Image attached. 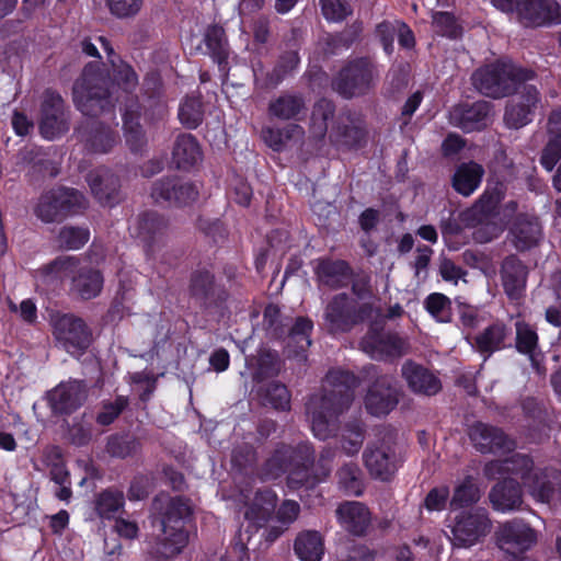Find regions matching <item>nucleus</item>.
Instances as JSON below:
<instances>
[{
  "mask_svg": "<svg viewBox=\"0 0 561 561\" xmlns=\"http://www.w3.org/2000/svg\"><path fill=\"white\" fill-rule=\"evenodd\" d=\"M321 392L309 397L306 413L316 437L325 440L339 430V416L350 409L354 401L357 377L344 370L330 371Z\"/></svg>",
  "mask_w": 561,
  "mask_h": 561,
  "instance_id": "nucleus-1",
  "label": "nucleus"
},
{
  "mask_svg": "<svg viewBox=\"0 0 561 561\" xmlns=\"http://www.w3.org/2000/svg\"><path fill=\"white\" fill-rule=\"evenodd\" d=\"M152 511L159 518L162 531L154 547L156 558H173L181 553L188 542L185 524L193 514L191 501L184 496L161 493L153 499Z\"/></svg>",
  "mask_w": 561,
  "mask_h": 561,
  "instance_id": "nucleus-2",
  "label": "nucleus"
},
{
  "mask_svg": "<svg viewBox=\"0 0 561 561\" xmlns=\"http://www.w3.org/2000/svg\"><path fill=\"white\" fill-rule=\"evenodd\" d=\"M114 88L107 71L99 64L90 62L73 85V102L85 116L98 117L111 113L117 101Z\"/></svg>",
  "mask_w": 561,
  "mask_h": 561,
  "instance_id": "nucleus-3",
  "label": "nucleus"
},
{
  "mask_svg": "<svg viewBox=\"0 0 561 561\" xmlns=\"http://www.w3.org/2000/svg\"><path fill=\"white\" fill-rule=\"evenodd\" d=\"M535 77L536 73L533 70L512 62L496 61L477 69L471 76V82L482 95L502 99L515 93L522 84Z\"/></svg>",
  "mask_w": 561,
  "mask_h": 561,
  "instance_id": "nucleus-4",
  "label": "nucleus"
},
{
  "mask_svg": "<svg viewBox=\"0 0 561 561\" xmlns=\"http://www.w3.org/2000/svg\"><path fill=\"white\" fill-rule=\"evenodd\" d=\"M378 309L371 302H359L347 293H339L328 300L323 309L322 325L331 335L348 333L369 321Z\"/></svg>",
  "mask_w": 561,
  "mask_h": 561,
  "instance_id": "nucleus-5",
  "label": "nucleus"
},
{
  "mask_svg": "<svg viewBox=\"0 0 561 561\" xmlns=\"http://www.w3.org/2000/svg\"><path fill=\"white\" fill-rule=\"evenodd\" d=\"M379 78L376 62L369 57L348 60L332 79V89L351 100L369 93Z\"/></svg>",
  "mask_w": 561,
  "mask_h": 561,
  "instance_id": "nucleus-6",
  "label": "nucleus"
},
{
  "mask_svg": "<svg viewBox=\"0 0 561 561\" xmlns=\"http://www.w3.org/2000/svg\"><path fill=\"white\" fill-rule=\"evenodd\" d=\"M363 462L371 478L390 481L400 466L394 431L378 428L376 438L363 451Z\"/></svg>",
  "mask_w": 561,
  "mask_h": 561,
  "instance_id": "nucleus-7",
  "label": "nucleus"
},
{
  "mask_svg": "<svg viewBox=\"0 0 561 561\" xmlns=\"http://www.w3.org/2000/svg\"><path fill=\"white\" fill-rule=\"evenodd\" d=\"M359 346L375 359L401 357L410 352L408 340L396 332L385 331V317L380 307L369 320L367 332L360 339Z\"/></svg>",
  "mask_w": 561,
  "mask_h": 561,
  "instance_id": "nucleus-8",
  "label": "nucleus"
},
{
  "mask_svg": "<svg viewBox=\"0 0 561 561\" xmlns=\"http://www.w3.org/2000/svg\"><path fill=\"white\" fill-rule=\"evenodd\" d=\"M188 294L194 305L206 316L221 317L227 309L229 293L207 270H197L191 274Z\"/></svg>",
  "mask_w": 561,
  "mask_h": 561,
  "instance_id": "nucleus-9",
  "label": "nucleus"
},
{
  "mask_svg": "<svg viewBox=\"0 0 561 561\" xmlns=\"http://www.w3.org/2000/svg\"><path fill=\"white\" fill-rule=\"evenodd\" d=\"M88 206L84 195L76 188L58 187L41 195L35 208L36 216L44 222H60Z\"/></svg>",
  "mask_w": 561,
  "mask_h": 561,
  "instance_id": "nucleus-10",
  "label": "nucleus"
},
{
  "mask_svg": "<svg viewBox=\"0 0 561 561\" xmlns=\"http://www.w3.org/2000/svg\"><path fill=\"white\" fill-rule=\"evenodd\" d=\"M362 374L365 381L371 382L365 397L367 412L375 416L388 414L399 402L394 377L381 374L376 365L365 366Z\"/></svg>",
  "mask_w": 561,
  "mask_h": 561,
  "instance_id": "nucleus-11",
  "label": "nucleus"
},
{
  "mask_svg": "<svg viewBox=\"0 0 561 561\" xmlns=\"http://www.w3.org/2000/svg\"><path fill=\"white\" fill-rule=\"evenodd\" d=\"M53 334L71 355H81L92 342V332L87 323L72 313L51 314Z\"/></svg>",
  "mask_w": 561,
  "mask_h": 561,
  "instance_id": "nucleus-12",
  "label": "nucleus"
},
{
  "mask_svg": "<svg viewBox=\"0 0 561 561\" xmlns=\"http://www.w3.org/2000/svg\"><path fill=\"white\" fill-rule=\"evenodd\" d=\"M492 522L483 507L463 511L456 515L451 527L453 545L469 548L491 533Z\"/></svg>",
  "mask_w": 561,
  "mask_h": 561,
  "instance_id": "nucleus-13",
  "label": "nucleus"
},
{
  "mask_svg": "<svg viewBox=\"0 0 561 561\" xmlns=\"http://www.w3.org/2000/svg\"><path fill=\"white\" fill-rule=\"evenodd\" d=\"M70 112L64 99L54 90L47 89L42 95L39 110V131L46 139H55L70 128Z\"/></svg>",
  "mask_w": 561,
  "mask_h": 561,
  "instance_id": "nucleus-14",
  "label": "nucleus"
},
{
  "mask_svg": "<svg viewBox=\"0 0 561 561\" xmlns=\"http://www.w3.org/2000/svg\"><path fill=\"white\" fill-rule=\"evenodd\" d=\"M314 449L309 443H299L296 446L279 444L273 455L263 466L265 479H277L288 469L313 466Z\"/></svg>",
  "mask_w": 561,
  "mask_h": 561,
  "instance_id": "nucleus-15",
  "label": "nucleus"
},
{
  "mask_svg": "<svg viewBox=\"0 0 561 561\" xmlns=\"http://www.w3.org/2000/svg\"><path fill=\"white\" fill-rule=\"evenodd\" d=\"M536 542V530L520 518L503 523L496 531L497 547L513 557L522 556Z\"/></svg>",
  "mask_w": 561,
  "mask_h": 561,
  "instance_id": "nucleus-16",
  "label": "nucleus"
},
{
  "mask_svg": "<svg viewBox=\"0 0 561 561\" xmlns=\"http://www.w3.org/2000/svg\"><path fill=\"white\" fill-rule=\"evenodd\" d=\"M88 386L83 380L70 379L47 391L46 400L54 415H70L83 405Z\"/></svg>",
  "mask_w": 561,
  "mask_h": 561,
  "instance_id": "nucleus-17",
  "label": "nucleus"
},
{
  "mask_svg": "<svg viewBox=\"0 0 561 561\" xmlns=\"http://www.w3.org/2000/svg\"><path fill=\"white\" fill-rule=\"evenodd\" d=\"M517 98L507 101L503 121L508 128L519 129L531 122L539 101L540 93L536 85L525 82L516 91Z\"/></svg>",
  "mask_w": 561,
  "mask_h": 561,
  "instance_id": "nucleus-18",
  "label": "nucleus"
},
{
  "mask_svg": "<svg viewBox=\"0 0 561 561\" xmlns=\"http://www.w3.org/2000/svg\"><path fill=\"white\" fill-rule=\"evenodd\" d=\"M198 187L178 176H164L153 182L151 197L156 203H168L176 206H186L198 197Z\"/></svg>",
  "mask_w": 561,
  "mask_h": 561,
  "instance_id": "nucleus-19",
  "label": "nucleus"
},
{
  "mask_svg": "<svg viewBox=\"0 0 561 561\" xmlns=\"http://www.w3.org/2000/svg\"><path fill=\"white\" fill-rule=\"evenodd\" d=\"M524 486L534 500L550 504L561 502V471L537 468L525 480Z\"/></svg>",
  "mask_w": 561,
  "mask_h": 561,
  "instance_id": "nucleus-20",
  "label": "nucleus"
},
{
  "mask_svg": "<svg viewBox=\"0 0 561 561\" xmlns=\"http://www.w3.org/2000/svg\"><path fill=\"white\" fill-rule=\"evenodd\" d=\"M169 221L157 211H145L137 217L136 234L144 243L146 253L153 256L164 245Z\"/></svg>",
  "mask_w": 561,
  "mask_h": 561,
  "instance_id": "nucleus-21",
  "label": "nucleus"
},
{
  "mask_svg": "<svg viewBox=\"0 0 561 561\" xmlns=\"http://www.w3.org/2000/svg\"><path fill=\"white\" fill-rule=\"evenodd\" d=\"M469 437L482 454L506 453L514 449V442L499 427L477 422L469 428Z\"/></svg>",
  "mask_w": 561,
  "mask_h": 561,
  "instance_id": "nucleus-22",
  "label": "nucleus"
},
{
  "mask_svg": "<svg viewBox=\"0 0 561 561\" xmlns=\"http://www.w3.org/2000/svg\"><path fill=\"white\" fill-rule=\"evenodd\" d=\"M491 103L477 101L473 103H461L453 107L449 113L450 123L466 133L481 130L490 122Z\"/></svg>",
  "mask_w": 561,
  "mask_h": 561,
  "instance_id": "nucleus-23",
  "label": "nucleus"
},
{
  "mask_svg": "<svg viewBox=\"0 0 561 561\" xmlns=\"http://www.w3.org/2000/svg\"><path fill=\"white\" fill-rule=\"evenodd\" d=\"M518 18L525 26L560 23V5L556 0H523Z\"/></svg>",
  "mask_w": 561,
  "mask_h": 561,
  "instance_id": "nucleus-24",
  "label": "nucleus"
},
{
  "mask_svg": "<svg viewBox=\"0 0 561 561\" xmlns=\"http://www.w3.org/2000/svg\"><path fill=\"white\" fill-rule=\"evenodd\" d=\"M511 241L516 250L524 252L539 244L543 233L538 217L519 214L510 228Z\"/></svg>",
  "mask_w": 561,
  "mask_h": 561,
  "instance_id": "nucleus-25",
  "label": "nucleus"
},
{
  "mask_svg": "<svg viewBox=\"0 0 561 561\" xmlns=\"http://www.w3.org/2000/svg\"><path fill=\"white\" fill-rule=\"evenodd\" d=\"M401 375L413 393L431 397L442 389L438 377L423 365L411 359L403 363Z\"/></svg>",
  "mask_w": 561,
  "mask_h": 561,
  "instance_id": "nucleus-26",
  "label": "nucleus"
},
{
  "mask_svg": "<svg viewBox=\"0 0 561 561\" xmlns=\"http://www.w3.org/2000/svg\"><path fill=\"white\" fill-rule=\"evenodd\" d=\"M314 274L319 285L330 289L346 287L353 278V268L344 260L322 257L317 260Z\"/></svg>",
  "mask_w": 561,
  "mask_h": 561,
  "instance_id": "nucleus-27",
  "label": "nucleus"
},
{
  "mask_svg": "<svg viewBox=\"0 0 561 561\" xmlns=\"http://www.w3.org/2000/svg\"><path fill=\"white\" fill-rule=\"evenodd\" d=\"M512 329L496 321L479 332L471 343L472 347L488 359L501 350L511 346Z\"/></svg>",
  "mask_w": 561,
  "mask_h": 561,
  "instance_id": "nucleus-28",
  "label": "nucleus"
},
{
  "mask_svg": "<svg viewBox=\"0 0 561 561\" xmlns=\"http://www.w3.org/2000/svg\"><path fill=\"white\" fill-rule=\"evenodd\" d=\"M500 273L507 297L511 300L520 299L526 289L528 267L517 255L511 254L503 260Z\"/></svg>",
  "mask_w": 561,
  "mask_h": 561,
  "instance_id": "nucleus-29",
  "label": "nucleus"
},
{
  "mask_svg": "<svg viewBox=\"0 0 561 561\" xmlns=\"http://www.w3.org/2000/svg\"><path fill=\"white\" fill-rule=\"evenodd\" d=\"M79 134L85 149L94 153H107L118 141L117 131L98 121L82 125Z\"/></svg>",
  "mask_w": 561,
  "mask_h": 561,
  "instance_id": "nucleus-30",
  "label": "nucleus"
},
{
  "mask_svg": "<svg viewBox=\"0 0 561 561\" xmlns=\"http://www.w3.org/2000/svg\"><path fill=\"white\" fill-rule=\"evenodd\" d=\"M306 99L300 92L283 91L267 106L268 115L279 121H300L307 114Z\"/></svg>",
  "mask_w": 561,
  "mask_h": 561,
  "instance_id": "nucleus-31",
  "label": "nucleus"
},
{
  "mask_svg": "<svg viewBox=\"0 0 561 561\" xmlns=\"http://www.w3.org/2000/svg\"><path fill=\"white\" fill-rule=\"evenodd\" d=\"M87 180L94 197L105 206H113L119 201L121 182L116 174L106 168L91 171Z\"/></svg>",
  "mask_w": 561,
  "mask_h": 561,
  "instance_id": "nucleus-32",
  "label": "nucleus"
},
{
  "mask_svg": "<svg viewBox=\"0 0 561 561\" xmlns=\"http://www.w3.org/2000/svg\"><path fill=\"white\" fill-rule=\"evenodd\" d=\"M492 507L499 512H512L522 510V485L512 478H505L494 484L489 493Z\"/></svg>",
  "mask_w": 561,
  "mask_h": 561,
  "instance_id": "nucleus-33",
  "label": "nucleus"
},
{
  "mask_svg": "<svg viewBox=\"0 0 561 561\" xmlns=\"http://www.w3.org/2000/svg\"><path fill=\"white\" fill-rule=\"evenodd\" d=\"M534 470V461L529 456L514 454L505 459L489 461L483 468V473L488 479H496L504 474L518 476L525 484L526 478H528V474Z\"/></svg>",
  "mask_w": 561,
  "mask_h": 561,
  "instance_id": "nucleus-34",
  "label": "nucleus"
},
{
  "mask_svg": "<svg viewBox=\"0 0 561 561\" xmlns=\"http://www.w3.org/2000/svg\"><path fill=\"white\" fill-rule=\"evenodd\" d=\"M247 367L251 370L252 380L262 382L277 376L283 368L279 354L267 347L261 346L255 355L245 358Z\"/></svg>",
  "mask_w": 561,
  "mask_h": 561,
  "instance_id": "nucleus-35",
  "label": "nucleus"
},
{
  "mask_svg": "<svg viewBox=\"0 0 561 561\" xmlns=\"http://www.w3.org/2000/svg\"><path fill=\"white\" fill-rule=\"evenodd\" d=\"M341 526L355 536L366 534L370 525L369 510L360 502H344L335 511Z\"/></svg>",
  "mask_w": 561,
  "mask_h": 561,
  "instance_id": "nucleus-36",
  "label": "nucleus"
},
{
  "mask_svg": "<svg viewBox=\"0 0 561 561\" xmlns=\"http://www.w3.org/2000/svg\"><path fill=\"white\" fill-rule=\"evenodd\" d=\"M140 106L135 101L131 102L125 110L123 115V129L125 142L131 152H141L148 144L146 131L144 130L140 122Z\"/></svg>",
  "mask_w": 561,
  "mask_h": 561,
  "instance_id": "nucleus-37",
  "label": "nucleus"
},
{
  "mask_svg": "<svg viewBox=\"0 0 561 561\" xmlns=\"http://www.w3.org/2000/svg\"><path fill=\"white\" fill-rule=\"evenodd\" d=\"M312 321L307 318H298L288 335L285 352L287 357L296 358L298 362L307 359V351L311 345L310 334Z\"/></svg>",
  "mask_w": 561,
  "mask_h": 561,
  "instance_id": "nucleus-38",
  "label": "nucleus"
},
{
  "mask_svg": "<svg viewBox=\"0 0 561 561\" xmlns=\"http://www.w3.org/2000/svg\"><path fill=\"white\" fill-rule=\"evenodd\" d=\"M500 202L501 193L499 191H485L470 209L461 214V219L468 226L489 222L499 214Z\"/></svg>",
  "mask_w": 561,
  "mask_h": 561,
  "instance_id": "nucleus-39",
  "label": "nucleus"
},
{
  "mask_svg": "<svg viewBox=\"0 0 561 561\" xmlns=\"http://www.w3.org/2000/svg\"><path fill=\"white\" fill-rule=\"evenodd\" d=\"M202 160V151L196 138L191 134H180L172 149V163L179 170L187 171Z\"/></svg>",
  "mask_w": 561,
  "mask_h": 561,
  "instance_id": "nucleus-40",
  "label": "nucleus"
},
{
  "mask_svg": "<svg viewBox=\"0 0 561 561\" xmlns=\"http://www.w3.org/2000/svg\"><path fill=\"white\" fill-rule=\"evenodd\" d=\"M104 284V277L99 270L89 266H81L73 276L70 290L83 300L98 297Z\"/></svg>",
  "mask_w": 561,
  "mask_h": 561,
  "instance_id": "nucleus-41",
  "label": "nucleus"
},
{
  "mask_svg": "<svg viewBox=\"0 0 561 561\" xmlns=\"http://www.w3.org/2000/svg\"><path fill=\"white\" fill-rule=\"evenodd\" d=\"M335 133L339 140L348 147L360 145L366 136L362 121L351 111L340 114Z\"/></svg>",
  "mask_w": 561,
  "mask_h": 561,
  "instance_id": "nucleus-42",
  "label": "nucleus"
},
{
  "mask_svg": "<svg viewBox=\"0 0 561 561\" xmlns=\"http://www.w3.org/2000/svg\"><path fill=\"white\" fill-rule=\"evenodd\" d=\"M294 551L300 561H320L324 552L322 536L317 530L299 533L294 542Z\"/></svg>",
  "mask_w": 561,
  "mask_h": 561,
  "instance_id": "nucleus-43",
  "label": "nucleus"
},
{
  "mask_svg": "<svg viewBox=\"0 0 561 561\" xmlns=\"http://www.w3.org/2000/svg\"><path fill=\"white\" fill-rule=\"evenodd\" d=\"M98 41L107 54L108 61L113 67L114 76L118 84H121L125 91L135 89L138 84V76L131 66L119 59L108 39L99 36Z\"/></svg>",
  "mask_w": 561,
  "mask_h": 561,
  "instance_id": "nucleus-44",
  "label": "nucleus"
},
{
  "mask_svg": "<svg viewBox=\"0 0 561 561\" xmlns=\"http://www.w3.org/2000/svg\"><path fill=\"white\" fill-rule=\"evenodd\" d=\"M339 489L348 496H360L365 489L364 473L356 462L342 465L336 471Z\"/></svg>",
  "mask_w": 561,
  "mask_h": 561,
  "instance_id": "nucleus-45",
  "label": "nucleus"
},
{
  "mask_svg": "<svg viewBox=\"0 0 561 561\" xmlns=\"http://www.w3.org/2000/svg\"><path fill=\"white\" fill-rule=\"evenodd\" d=\"M483 173V168L476 162L462 163L453 176V186L461 195L469 196L479 186Z\"/></svg>",
  "mask_w": 561,
  "mask_h": 561,
  "instance_id": "nucleus-46",
  "label": "nucleus"
},
{
  "mask_svg": "<svg viewBox=\"0 0 561 561\" xmlns=\"http://www.w3.org/2000/svg\"><path fill=\"white\" fill-rule=\"evenodd\" d=\"M204 43L206 53L224 68L227 65L229 56L228 41L225 30L219 25H210L206 28L204 34Z\"/></svg>",
  "mask_w": 561,
  "mask_h": 561,
  "instance_id": "nucleus-47",
  "label": "nucleus"
},
{
  "mask_svg": "<svg viewBox=\"0 0 561 561\" xmlns=\"http://www.w3.org/2000/svg\"><path fill=\"white\" fill-rule=\"evenodd\" d=\"M94 511L101 518H112L125 504L123 491L108 488L95 495L93 501Z\"/></svg>",
  "mask_w": 561,
  "mask_h": 561,
  "instance_id": "nucleus-48",
  "label": "nucleus"
},
{
  "mask_svg": "<svg viewBox=\"0 0 561 561\" xmlns=\"http://www.w3.org/2000/svg\"><path fill=\"white\" fill-rule=\"evenodd\" d=\"M516 330V339H515V347L516 350L529 357L533 364H537V357L539 355V345H538V334L536 330L524 321H517L515 323Z\"/></svg>",
  "mask_w": 561,
  "mask_h": 561,
  "instance_id": "nucleus-49",
  "label": "nucleus"
},
{
  "mask_svg": "<svg viewBox=\"0 0 561 561\" xmlns=\"http://www.w3.org/2000/svg\"><path fill=\"white\" fill-rule=\"evenodd\" d=\"M18 163L30 167L34 172L45 176H56L58 171L51 161L46 158L39 149L35 147H25L18 153Z\"/></svg>",
  "mask_w": 561,
  "mask_h": 561,
  "instance_id": "nucleus-50",
  "label": "nucleus"
},
{
  "mask_svg": "<svg viewBox=\"0 0 561 561\" xmlns=\"http://www.w3.org/2000/svg\"><path fill=\"white\" fill-rule=\"evenodd\" d=\"M80 261L72 255H61L56 257L49 264L42 267L44 275L51 279H73L80 270Z\"/></svg>",
  "mask_w": 561,
  "mask_h": 561,
  "instance_id": "nucleus-51",
  "label": "nucleus"
},
{
  "mask_svg": "<svg viewBox=\"0 0 561 561\" xmlns=\"http://www.w3.org/2000/svg\"><path fill=\"white\" fill-rule=\"evenodd\" d=\"M481 492L479 486L473 482L470 477H467L454 490V494L449 501L451 510H458L471 506L479 502Z\"/></svg>",
  "mask_w": 561,
  "mask_h": 561,
  "instance_id": "nucleus-52",
  "label": "nucleus"
},
{
  "mask_svg": "<svg viewBox=\"0 0 561 561\" xmlns=\"http://www.w3.org/2000/svg\"><path fill=\"white\" fill-rule=\"evenodd\" d=\"M179 119L188 129L197 128L204 119V108L201 99L187 96L180 106Z\"/></svg>",
  "mask_w": 561,
  "mask_h": 561,
  "instance_id": "nucleus-53",
  "label": "nucleus"
},
{
  "mask_svg": "<svg viewBox=\"0 0 561 561\" xmlns=\"http://www.w3.org/2000/svg\"><path fill=\"white\" fill-rule=\"evenodd\" d=\"M139 448V442L128 435H111L107 438L106 451L116 458H126L136 454Z\"/></svg>",
  "mask_w": 561,
  "mask_h": 561,
  "instance_id": "nucleus-54",
  "label": "nucleus"
},
{
  "mask_svg": "<svg viewBox=\"0 0 561 561\" xmlns=\"http://www.w3.org/2000/svg\"><path fill=\"white\" fill-rule=\"evenodd\" d=\"M425 309L439 322H449L451 320V301L440 293H433L424 300Z\"/></svg>",
  "mask_w": 561,
  "mask_h": 561,
  "instance_id": "nucleus-55",
  "label": "nucleus"
},
{
  "mask_svg": "<svg viewBox=\"0 0 561 561\" xmlns=\"http://www.w3.org/2000/svg\"><path fill=\"white\" fill-rule=\"evenodd\" d=\"M313 466H302L288 469L287 485L293 490L301 488L313 489L320 479L312 472Z\"/></svg>",
  "mask_w": 561,
  "mask_h": 561,
  "instance_id": "nucleus-56",
  "label": "nucleus"
},
{
  "mask_svg": "<svg viewBox=\"0 0 561 561\" xmlns=\"http://www.w3.org/2000/svg\"><path fill=\"white\" fill-rule=\"evenodd\" d=\"M89 230L80 227L66 226L60 229L58 244L68 250H78L89 241Z\"/></svg>",
  "mask_w": 561,
  "mask_h": 561,
  "instance_id": "nucleus-57",
  "label": "nucleus"
},
{
  "mask_svg": "<svg viewBox=\"0 0 561 561\" xmlns=\"http://www.w3.org/2000/svg\"><path fill=\"white\" fill-rule=\"evenodd\" d=\"M319 3L329 22H343L353 14V8L346 0H319Z\"/></svg>",
  "mask_w": 561,
  "mask_h": 561,
  "instance_id": "nucleus-58",
  "label": "nucleus"
},
{
  "mask_svg": "<svg viewBox=\"0 0 561 561\" xmlns=\"http://www.w3.org/2000/svg\"><path fill=\"white\" fill-rule=\"evenodd\" d=\"M300 58L297 51H285L278 59L275 68L270 75V83L277 85L286 76L293 72L299 65Z\"/></svg>",
  "mask_w": 561,
  "mask_h": 561,
  "instance_id": "nucleus-59",
  "label": "nucleus"
},
{
  "mask_svg": "<svg viewBox=\"0 0 561 561\" xmlns=\"http://www.w3.org/2000/svg\"><path fill=\"white\" fill-rule=\"evenodd\" d=\"M128 399L123 396H117L114 401L102 403L101 411L96 415V423L102 426L112 424L127 408Z\"/></svg>",
  "mask_w": 561,
  "mask_h": 561,
  "instance_id": "nucleus-60",
  "label": "nucleus"
},
{
  "mask_svg": "<svg viewBox=\"0 0 561 561\" xmlns=\"http://www.w3.org/2000/svg\"><path fill=\"white\" fill-rule=\"evenodd\" d=\"M264 398L275 410L286 411L290 408V393L284 383H270L265 390Z\"/></svg>",
  "mask_w": 561,
  "mask_h": 561,
  "instance_id": "nucleus-61",
  "label": "nucleus"
},
{
  "mask_svg": "<svg viewBox=\"0 0 561 561\" xmlns=\"http://www.w3.org/2000/svg\"><path fill=\"white\" fill-rule=\"evenodd\" d=\"M300 130L298 125H293L285 128H266L262 133L266 145L275 151H280L293 134Z\"/></svg>",
  "mask_w": 561,
  "mask_h": 561,
  "instance_id": "nucleus-62",
  "label": "nucleus"
},
{
  "mask_svg": "<svg viewBox=\"0 0 561 561\" xmlns=\"http://www.w3.org/2000/svg\"><path fill=\"white\" fill-rule=\"evenodd\" d=\"M84 417L85 413L80 417L75 419L72 425H70L68 430V439L76 446H85L92 439V425L90 422H85Z\"/></svg>",
  "mask_w": 561,
  "mask_h": 561,
  "instance_id": "nucleus-63",
  "label": "nucleus"
},
{
  "mask_svg": "<svg viewBox=\"0 0 561 561\" xmlns=\"http://www.w3.org/2000/svg\"><path fill=\"white\" fill-rule=\"evenodd\" d=\"M398 24L399 20H385L378 23L375 27V36L382 45V48L387 55H391L393 53V42L398 31Z\"/></svg>",
  "mask_w": 561,
  "mask_h": 561,
  "instance_id": "nucleus-64",
  "label": "nucleus"
}]
</instances>
